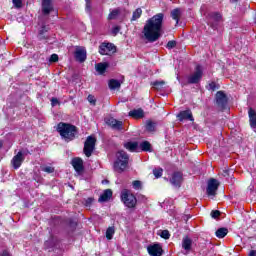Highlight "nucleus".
<instances>
[{
  "instance_id": "obj_1",
  "label": "nucleus",
  "mask_w": 256,
  "mask_h": 256,
  "mask_svg": "<svg viewBox=\"0 0 256 256\" xmlns=\"http://www.w3.org/2000/svg\"><path fill=\"white\" fill-rule=\"evenodd\" d=\"M163 19H165V14L158 13L146 21L142 33L144 39H146L148 43H155V41H159V39H161Z\"/></svg>"
},
{
  "instance_id": "obj_2",
  "label": "nucleus",
  "mask_w": 256,
  "mask_h": 256,
  "mask_svg": "<svg viewBox=\"0 0 256 256\" xmlns=\"http://www.w3.org/2000/svg\"><path fill=\"white\" fill-rule=\"evenodd\" d=\"M56 131H58L60 137L65 139V141H74L75 137H77V133H79L77 126L65 122L58 123Z\"/></svg>"
},
{
  "instance_id": "obj_3",
  "label": "nucleus",
  "mask_w": 256,
  "mask_h": 256,
  "mask_svg": "<svg viewBox=\"0 0 256 256\" xmlns=\"http://www.w3.org/2000/svg\"><path fill=\"white\" fill-rule=\"evenodd\" d=\"M129 167V154L125 150L116 153V160L113 163V170L116 173H125Z\"/></svg>"
},
{
  "instance_id": "obj_4",
  "label": "nucleus",
  "mask_w": 256,
  "mask_h": 256,
  "mask_svg": "<svg viewBox=\"0 0 256 256\" xmlns=\"http://www.w3.org/2000/svg\"><path fill=\"white\" fill-rule=\"evenodd\" d=\"M120 199L128 209H135L137 207V197L127 189L121 192Z\"/></svg>"
},
{
  "instance_id": "obj_5",
  "label": "nucleus",
  "mask_w": 256,
  "mask_h": 256,
  "mask_svg": "<svg viewBox=\"0 0 256 256\" xmlns=\"http://www.w3.org/2000/svg\"><path fill=\"white\" fill-rule=\"evenodd\" d=\"M201 79H203V66L197 64L194 68V73L187 77V83L188 85H197L201 83Z\"/></svg>"
},
{
  "instance_id": "obj_6",
  "label": "nucleus",
  "mask_w": 256,
  "mask_h": 256,
  "mask_svg": "<svg viewBox=\"0 0 256 256\" xmlns=\"http://www.w3.org/2000/svg\"><path fill=\"white\" fill-rule=\"evenodd\" d=\"M97 145V138L95 136H88L84 142L83 153L86 157H91Z\"/></svg>"
},
{
  "instance_id": "obj_7",
  "label": "nucleus",
  "mask_w": 256,
  "mask_h": 256,
  "mask_svg": "<svg viewBox=\"0 0 256 256\" xmlns=\"http://www.w3.org/2000/svg\"><path fill=\"white\" fill-rule=\"evenodd\" d=\"M208 25L211 27V29H214V31L219 27V23L223 21V15L219 12H211L207 16Z\"/></svg>"
},
{
  "instance_id": "obj_8",
  "label": "nucleus",
  "mask_w": 256,
  "mask_h": 256,
  "mask_svg": "<svg viewBox=\"0 0 256 256\" xmlns=\"http://www.w3.org/2000/svg\"><path fill=\"white\" fill-rule=\"evenodd\" d=\"M100 55H113L117 53V46L111 42H103L99 46Z\"/></svg>"
},
{
  "instance_id": "obj_9",
  "label": "nucleus",
  "mask_w": 256,
  "mask_h": 256,
  "mask_svg": "<svg viewBox=\"0 0 256 256\" xmlns=\"http://www.w3.org/2000/svg\"><path fill=\"white\" fill-rule=\"evenodd\" d=\"M220 183L218 182L217 179L215 178H210L208 181V186H207V195L208 197H215L217 195V190L219 189Z\"/></svg>"
},
{
  "instance_id": "obj_10",
  "label": "nucleus",
  "mask_w": 256,
  "mask_h": 256,
  "mask_svg": "<svg viewBox=\"0 0 256 256\" xmlns=\"http://www.w3.org/2000/svg\"><path fill=\"white\" fill-rule=\"evenodd\" d=\"M216 99V105L220 107L221 109H225L227 107L228 98L227 94L223 91H218L215 96Z\"/></svg>"
},
{
  "instance_id": "obj_11",
  "label": "nucleus",
  "mask_w": 256,
  "mask_h": 256,
  "mask_svg": "<svg viewBox=\"0 0 256 256\" xmlns=\"http://www.w3.org/2000/svg\"><path fill=\"white\" fill-rule=\"evenodd\" d=\"M170 183L177 189L181 188L183 184V173L179 171L174 172L170 178Z\"/></svg>"
},
{
  "instance_id": "obj_12",
  "label": "nucleus",
  "mask_w": 256,
  "mask_h": 256,
  "mask_svg": "<svg viewBox=\"0 0 256 256\" xmlns=\"http://www.w3.org/2000/svg\"><path fill=\"white\" fill-rule=\"evenodd\" d=\"M23 161H25V156H23L22 151H19L11 160L13 169H19L23 165Z\"/></svg>"
},
{
  "instance_id": "obj_13",
  "label": "nucleus",
  "mask_w": 256,
  "mask_h": 256,
  "mask_svg": "<svg viewBox=\"0 0 256 256\" xmlns=\"http://www.w3.org/2000/svg\"><path fill=\"white\" fill-rule=\"evenodd\" d=\"M178 121H195V118H193V112H191V109L180 111L177 114Z\"/></svg>"
},
{
  "instance_id": "obj_14",
  "label": "nucleus",
  "mask_w": 256,
  "mask_h": 256,
  "mask_svg": "<svg viewBox=\"0 0 256 256\" xmlns=\"http://www.w3.org/2000/svg\"><path fill=\"white\" fill-rule=\"evenodd\" d=\"M147 251H148L150 256H161V255H163V247L159 243L148 246Z\"/></svg>"
},
{
  "instance_id": "obj_15",
  "label": "nucleus",
  "mask_w": 256,
  "mask_h": 256,
  "mask_svg": "<svg viewBox=\"0 0 256 256\" xmlns=\"http://www.w3.org/2000/svg\"><path fill=\"white\" fill-rule=\"evenodd\" d=\"M74 57L79 63H85V61H87V50L84 48H77L74 52Z\"/></svg>"
},
{
  "instance_id": "obj_16",
  "label": "nucleus",
  "mask_w": 256,
  "mask_h": 256,
  "mask_svg": "<svg viewBox=\"0 0 256 256\" xmlns=\"http://www.w3.org/2000/svg\"><path fill=\"white\" fill-rule=\"evenodd\" d=\"M71 165L74 167L76 173H83V171H85V166H83V159L80 157L73 158Z\"/></svg>"
},
{
  "instance_id": "obj_17",
  "label": "nucleus",
  "mask_w": 256,
  "mask_h": 256,
  "mask_svg": "<svg viewBox=\"0 0 256 256\" xmlns=\"http://www.w3.org/2000/svg\"><path fill=\"white\" fill-rule=\"evenodd\" d=\"M53 0H42V14L50 15L53 12Z\"/></svg>"
},
{
  "instance_id": "obj_18",
  "label": "nucleus",
  "mask_w": 256,
  "mask_h": 256,
  "mask_svg": "<svg viewBox=\"0 0 256 256\" xmlns=\"http://www.w3.org/2000/svg\"><path fill=\"white\" fill-rule=\"evenodd\" d=\"M112 197H113V190L106 189L98 198V203H107V201H110Z\"/></svg>"
},
{
  "instance_id": "obj_19",
  "label": "nucleus",
  "mask_w": 256,
  "mask_h": 256,
  "mask_svg": "<svg viewBox=\"0 0 256 256\" xmlns=\"http://www.w3.org/2000/svg\"><path fill=\"white\" fill-rule=\"evenodd\" d=\"M128 115L132 117V119H143V117H145V111H143L142 108L133 109Z\"/></svg>"
},
{
  "instance_id": "obj_20",
  "label": "nucleus",
  "mask_w": 256,
  "mask_h": 256,
  "mask_svg": "<svg viewBox=\"0 0 256 256\" xmlns=\"http://www.w3.org/2000/svg\"><path fill=\"white\" fill-rule=\"evenodd\" d=\"M49 31V28L47 26H42L41 29L38 32V41H49V36L46 35Z\"/></svg>"
},
{
  "instance_id": "obj_21",
  "label": "nucleus",
  "mask_w": 256,
  "mask_h": 256,
  "mask_svg": "<svg viewBox=\"0 0 256 256\" xmlns=\"http://www.w3.org/2000/svg\"><path fill=\"white\" fill-rule=\"evenodd\" d=\"M108 125H110L112 129H116V131H123V121L112 118L109 120Z\"/></svg>"
},
{
  "instance_id": "obj_22",
  "label": "nucleus",
  "mask_w": 256,
  "mask_h": 256,
  "mask_svg": "<svg viewBox=\"0 0 256 256\" xmlns=\"http://www.w3.org/2000/svg\"><path fill=\"white\" fill-rule=\"evenodd\" d=\"M248 117H249L250 127H252V129H256V111H255V109L249 108Z\"/></svg>"
},
{
  "instance_id": "obj_23",
  "label": "nucleus",
  "mask_w": 256,
  "mask_h": 256,
  "mask_svg": "<svg viewBox=\"0 0 256 256\" xmlns=\"http://www.w3.org/2000/svg\"><path fill=\"white\" fill-rule=\"evenodd\" d=\"M124 147L127 149V151H130V153H135V151L139 149V142L129 141L124 144Z\"/></svg>"
},
{
  "instance_id": "obj_24",
  "label": "nucleus",
  "mask_w": 256,
  "mask_h": 256,
  "mask_svg": "<svg viewBox=\"0 0 256 256\" xmlns=\"http://www.w3.org/2000/svg\"><path fill=\"white\" fill-rule=\"evenodd\" d=\"M191 247H193V240L189 236L184 237L182 240V249L191 251Z\"/></svg>"
},
{
  "instance_id": "obj_25",
  "label": "nucleus",
  "mask_w": 256,
  "mask_h": 256,
  "mask_svg": "<svg viewBox=\"0 0 256 256\" xmlns=\"http://www.w3.org/2000/svg\"><path fill=\"white\" fill-rule=\"evenodd\" d=\"M107 69H109V63L107 62H100L96 64V71L99 73V75L105 74Z\"/></svg>"
},
{
  "instance_id": "obj_26",
  "label": "nucleus",
  "mask_w": 256,
  "mask_h": 256,
  "mask_svg": "<svg viewBox=\"0 0 256 256\" xmlns=\"http://www.w3.org/2000/svg\"><path fill=\"white\" fill-rule=\"evenodd\" d=\"M228 234H229V229L225 227L218 228L215 232V236L218 239H225V237H227Z\"/></svg>"
},
{
  "instance_id": "obj_27",
  "label": "nucleus",
  "mask_w": 256,
  "mask_h": 256,
  "mask_svg": "<svg viewBox=\"0 0 256 256\" xmlns=\"http://www.w3.org/2000/svg\"><path fill=\"white\" fill-rule=\"evenodd\" d=\"M165 85H167V82L165 80H156L151 82V86L156 89V91H162V89H165Z\"/></svg>"
},
{
  "instance_id": "obj_28",
  "label": "nucleus",
  "mask_w": 256,
  "mask_h": 256,
  "mask_svg": "<svg viewBox=\"0 0 256 256\" xmlns=\"http://www.w3.org/2000/svg\"><path fill=\"white\" fill-rule=\"evenodd\" d=\"M109 89L112 91H115V89H120L121 88V82L117 79H110L108 82Z\"/></svg>"
},
{
  "instance_id": "obj_29",
  "label": "nucleus",
  "mask_w": 256,
  "mask_h": 256,
  "mask_svg": "<svg viewBox=\"0 0 256 256\" xmlns=\"http://www.w3.org/2000/svg\"><path fill=\"white\" fill-rule=\"evenodd\" d=\"M171 17L176 23H179V19H181V10L179 8L172 10Z\"/></svg>"
},
{
  "instance_id": "obj_30",
  "label": "nucleus",
  "mask_w": 256,
  "mask_h": 256,
  "mask_svg": "<svg viewBox=\"0 0 256 256\" xmlns=\"http://www.w3.org/2000/svg\"><path fill=\"white\" fill-rule=\"evenodd\" d=\"M114 235H115V226H109L106 230V239H108V241H111Z\"/></svg>"
},
{
  "instance_id": "obj_31",
  "label": "nucleus",
  "mask_w": 256,
  "mask_h": 256,
  "mask_svg": "<svg viewBox=\"0 0 256 256\" xmlns=\"http://www.w3.org/2000/svg\"><path fill=\"white\" fill-rule=\"evenodd\" d=\"M157 127V123L149 120L147 123H146V131H148V133H153L155 132V128Z\"/></svg>"
},
{
  "instance_id": "obj_32",
  "label": "nucleus",
  "mask_w": 256,
  "mask_h": 256,
  "mask_svg": "<svg viewBox=\"0 0 256 256\" xmlns=\"http://www.w3.org/2000/svg\"><path fill=\"white\" fill-rule=\"evenodd\" d=\"M141 151L151 153V143L149 141H143L140 143Z\"/></svg>"
},
{
  "instance_id": "obj_33",
  "label": "nucleus",
  "mask_w": 256,
  "mask_h": 256,
  "mask_svg": "<svg viewBox=\"0 0 256 256\" xmlns=\"http://www.w3.org/2000/svg\"><path fill=\"white\" fill-rule=\"evenodd\" d=\"M141 15H143V10L141 8H137L132 14L131 21H137V19H140Z\"/></svg>"
},
{
  "instance_id": "obj_34",
  "label": "nucleus",
  "mask_w": 256,
  "mask_h": 256,
  "mask_svg": "<svg viewBox=\"0 0 256 256\" xmlns=\"http://www.w3.org/2000/svg\"><path fill=\"white\" fill-rule=\"evenodd\" d=\"M118 15H119V10L114 9V10H112V11L108 14L107 19H108V21H113V19H117Z\"/></svg>"
},
{
  "instance_id": "obj_35",
  "label": "nucleus",
  "mask_w": 256,
  "mask_h": 256,
  "mask_svg": "<svg viewBox=\"0 0 256 256\" xmlns=\"http://www.w3.org/2000/svg\"><path fill=\"white\" fill-rule=\"evenodd\" d=\"M67 223H68V226L70 227V229H72V231H75L77 229V222H75V220H73V218H69Z\"/></svg>"
},
{
  "instance_id": "obj_36",
  "label": "nucleus",
  "mask_w": 256,
  "mask_h": 256,
  "mask_svg": "<svg viewBox=\"0 0 256 256\" xmlns=\"http://www.w3.org/2000/svg\"><path fill=\"white\" fill-rule=\"evenodd\" d=\"M153 175H154V177H156V179L163 177V168L154 169Z\"/></svg>"
},
{
  "instance_id": "obj_37",
  "label": "nucleus",
  "mask_w": 256,
  "mask_h": 256,
  "mask_svg": "<svg viewBox=\"0 0 256 256\" xmlns=\"http://www.w3.org/2000/svg\"><path fill=\"white\" fill-rule=\"evenodd\" d=\"M55 247V244L53 243V239L46 240L44 242V249H53Z\"/></svg>"
},
{
  "instance_id": "obj_38",
  "label": "nucleus",
  "mask_w": 256,
  "mask_h": 256,
  "mask_svg": "<svg viewBox=\"0 0 256 256\" xmlns=\"http://www.w3.org/2000/svg\"><path fill=\"white\" fill-rule=\"evenodd\" d=\"M160 237L162 239H170L171 238V234L169 233V230H162L160 233Z\"/></svg>"
},
{
  "instance_id": "obj_39",
  "label": "nucleus",
  "mask_w": 256,
  "mask_h": 256,
  "mask_svg": "<svg viewBox=\"0 0 256 256\" xmlns=\"http://www.w3.org/2000/svg\"><path fill=\"white\" fill-rule=\"evenodd\" d=\"M175 47H177V41L175 40H170L166 44V49H175Z\"/></svg>"
},
{
  "instance_id": "obj_40",
  "label": "nucleus",
  "mask_w": 256,
  "mask_h": 256,
  "mask_svg": "<svg viewBox=\"0 0 256 256\" xmlns=\"http://www.w3.org/2000/svg\"><path fill=\"white\" fill-rule=\"evenodd\" d=\"M209 91H217V89H219V85L216 83V82H214V81H212V82H210L209 83Z\"/></svg>"
},
{
  "instance_id": "obj_41",
  "label": "nucleus",
  "mask_w": 256,
  "mask_h": 256,
  "mask_svg": "<svg viewBox=\"0 0 256 256\" xmlns=\"http://www.w3.org/2000/svg\"><path fill=\"white\" fill-rule=\"evenodd\" d=\"M12 3L16 9H21L23 7V1L22 0H12Z\"/></svg>"
},
{
  "instance_id": "obj_42",
  "label": "nucleus",
  "mask_w": 256,
  "mask_h": 256,
  "mask_svg": "<svg viewBox=\"0 0 256 256\" xmlns=\"http://www.w3.org/2000/svg\"><path fill=\"white\" fill-rule=\"evenodd\" d=\"M132 187H133V189H142V184H141V181H139V180H134L133 182H132Z\"/></svg>"
},
{
  "instance_id": "obj_43",
  "label": "nucleus",
  "mask_w": 256,
  "mask_h": 256,
  "mask_svg": "<svg viewBox=\"0 0 256 256\" xmlns=\"http://www.w3.org/2000/svg\"><path fill=\"white\" fill-rule=\"evenodd\" d=\"M210 215H211L212 219H217L218 217H221V211L212 210Z\"/></svg>"
},
{
  "instance_id": "obj_44",
  "label": "nucleus",
  "mask_w": 256,
  "mask_h": 256,
  "mask_svg": "<svg viewBox=\"0 0 256 256\" xmlns=\"http://www.w3.org/2000/svg\"><path fill=\"white\" fill-rule=\"evenodd\" d=\"M86 6H85V10L87 11V13H91L93 7L91 5V0H85Z\"/></svg>"
},
{
  "instance_id": "obj_45",
  "label": "nucleus",
  "mask_w": 256,
  "mask_h": 256,
  "mask_svg": "<svg viewBox=\"0 0 256 256\" xmlns=\"http://www.w3.org/2000/svg\"><path fill=\"white\" fill-rule=\"evenodd\" d=\"M42 171H44V173H55V168L51 166H45L42 168Z\"/></svg>"
},
{
  "instance_id": "obj_46",
  "label": "nucleus",
  "mask_w": 256,
  "mask_h": 256,
  "mask_svg": "<svg viewBox=\"0 0 256 256\" xmlns=\"http://www.w3.org/2000/svg\"><path fill=\"white\" fill-rule=\"evenodd\" d=\"M57 61H59V55L57 54H52L49 58V62L50 63H57Z\"/></svg>"
},
{
  "instance_id": "obj_47",
  "label": "nucleus",
  "mask_w": 256,
  "mask_h": 256,
  "mask_svg": "<svg viewBox=\"0 0 256 256\" xmlns=\"http://www.w3.org/2000/svg\"><path fill=\"white\" fill-rule=\"evenodd\" d=\"M87 99H88V102H89L91 105H96V104H97V99H95V96L89 94Z\"/></svg>"
},
{
  "instance_id": "obj_48",
  "label": "nucleus",
  "mask_w": 256,
  "mask_h": 256,
  "mask_svg": "<svg viewBox=\"0 0 256 256\" xmlns=\"http://www.w3.org/2000/svg\"><path fill=\"white\" fill-rule=\"evenodd\" d=\"M95 201V199L89 197L85 200V205L86 207H91V205H93V202Z\"/></svg>"
},
{
  "instance_id": "obj_49",
  "label": "nucleus",
  "mask_w": 256,
  "mask_h": 256,
  "mask_svg": "<svg viewBox=\"0 0 256 256\" xmlns=\"http://www.w3.org/2000/svg\"><path fill=\"white\" fill-rule=\"evenodd\" d=\"M119 31H121V27L120 26H114L112 28V34L115 36L119 33Z\"/></svg>"
},
{
  "instance_id": "obj_50",
  "label": "nucleus",
  "mask_w": 256,
  "mask_h": 256,
  "mask_svg": "<svg viewBox=\"0 0 256 256\" xmlns=\"http://www.w3.org/2000/svg\"><path fill=\"white\" fill-rule=\"evenodd\" d=\"M51 105H52V107H55L56 105H59V99L53 97L51 99Z\"/></svg>"
},
{
  "instance_id": "obj_51",
  "label": "nucleus",
  "mask_w": 256,
  "mask_h": 256,
  "mask_svg": "<svg viewBox=\"0 0 256 256\" xmlns=\"http://www.w3.org/2000/svg\"><path fill=\"white\" fill-rule=\"evenodd\" d=\"M0 256H11V253H9L7 250H3L2 253H0Z\"/></svg>"
},
{
  "instance_id": "obj_52",
  "label": "nucleus",
  "mask_w": 256,
  "mask_h": 256,
  "mask_svg": "<svg viewBox=\"0 0 256 256\" xmlns=\"http://www.w3.org/2000/svg\"><path fill=\"white\" fill-rule=\"evenodd\" d=\"M229 173H231V170L229 169L223 170L224 177H229Z\"/></svg>"
},
{
  "instance_id": "obj_53",
  "label": "nucleus",
  "mask_w": 256,
  "mask_h": 256,
  "mask_svg": "<svg viewBox=\"0 0 256 256\" xmlns=\"http://www.w3.org/2000/svg\"><path fill=\"white\" fill-rule=\"evenodd\" d=\"M249 256H256V251L255 250H251L249 253Z\"/></svg>"
},
{
  "instance_id": "obj_54",
  "label": "nucleus",
  "mask_w": 256,
  "mask_h": 256,
  "mask_svg": "<svg viewBox=\"0 0 256 256\" xmlns=\"http://www.w3.org/2000/svg\"><path fill=\"white\" fill-rule=\"evenodd\" d=\"M29 153H31V152H29V150H26V151H24V153H22V154H23V156H24V155H29Z\"/></svg>"
},
{
  "instance_id": "obj_55",
  "label": "nucleus",
  "mask_w": 256,
  "mask_h": 256,
  "mask_svg": "<svg viewBox=\"0 0 256 256\" xmlns=\"http://www.w3.org/2000/svg\"><path fill=\"white\" fill-rule=\"evenodd\" d=\"M3 147V140H0V149Z\"/></svg>"
},
{
  "instance_id": "obj_56",
  "label": "nucleus",
  "mask_w": 256,
  "mask_h": 256,
  "mask_svg": "<svg viewBox=\"0 0 256 256\" xmlns=\"http://www.w3.org/2000/svg\"><path fill=\"white\" fill-rule=\"evenodd\" d=\"M187 219H191V216H188Z\"/></svg>"
}]
</instances>
